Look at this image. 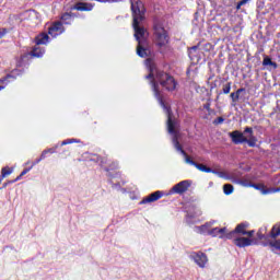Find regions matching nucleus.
Returning a JSON list of instances; mask_svg holds the SVG:
<instances>
[{"label": "nucleus", "mask_w": 280, "mask_h": 280, "mask_svg": "<svg viewBox=\"0 0 280 280\" xmlns=\"http://www.w3.org/2000/svg\"><path fill=\"white\" fill-rule=\"evenodd\" d=\"M155 43L160 48V51H165L167 49V45L170 43V37L167 36V32L165 28L159 27L155 30Z\"/></svg>", "instance_id": "obj_4"}, {"label": "nucleus", "mask_w": 280, "mask_h": 280, "mask_svg": "<svg viewBox=\"0 0 280 280\" xmlns=\"http://www.w3.org/2000/svg\"><path fill=\"white\" fill-rule=\"evenodd\" d=\"M3 89H5L4 86H0V91H3Z\"/></svg>", "instance_id": "obj_33"}, {"label": "nucleus", "mask_w": 280, "mask_h": 280, "mask_svg": "<svg viewBox=\"0 0 280 280\" xmlns=\"http://www.w3.org/2000/svg\"><path fill=\"white\" fill-rule=\"evenodd\" d=\"M131 10L133 14V23H141V21H143V14H145V8L143 7V2H131Z\"/></svg>", "instance_id": "obj_5"}, {"label": "nucleus", "mask_w": 280, "mask_h": 280, "mask_svg": "<svg viewBox=\"0 0 280 280\" xmlns=\"http://www.w3.org/2000/svg\"><path fill=\"white\" fill-rule=\"evenodd\" d=\"M167 130L171 135L176 133V122L172 121V118H170V117H168V121H167Z\"/></svg>", "instance_id": "obj_16"}, {"label": "nucleus", "mask_w": 280, "mask_h": 280, "mask_svg": "<svg viewBox=\"0 0 280 280\" xmlns=\"http://www.w3.org/2000/svg\"><path fill=\"white\" fill-rule=\"evenodd\" d=\"M270 235H271V237H279V235H280V224L273 225Z\"/></svg>", "instance_id": "obj_21"}, {"label": "nucleus", "mask_w": 280, "mask_h": 280, "mask_svg": "<svg viewBox=\"0 0 280 280\" xmlns=\"http://www.w3.org/2000/svg\"><path fill=\"white\" fill-rule=\"evenodd\" d=\"M195 167L199 170V172H205L206 174H211V170L207 167L205 164H195Z\"/></svg>", "instance_id": "obj_20"}, {"label": "nucleus", "mask_w": 280, "mask_h": 280, "mask_svg": "<svg viewBox=\"0 0 280 280\" xmlns=\"http://www.w3.org/2000/svg\"><path fill=\"white\" fill-rule=\"evenodd\" d=\"M250 187L260 191L262 196H268V194H277V191H280V189L267 188L264 184L252 185Z\"/></svg>", "instance_id": "obj_9"}, {"label": "nucleus", "mask_w": 280, "mask_h": 280, "mask_svg": "<svg viewBox=\"0 0 280 280\" xmlns=\"http://www.w3.org/2000/svg\"><path fill=\"white\" fill-rule=\"evenodd\" d=\"M30 172V170H25L21 173V176H25V174H27Z\"/></svg>", "instance_id": "obj_31"}, {"label": "nucleus", "mask_w": 280, "mask_h": 280, "mask_svg": "<svg viewBox=\"0 0 280 280\" xmlns=\"http://www.w3.org/2000/svg\"><path fill=\"white\" fill-rule=\"evenodd\" d=\"M219 121L222 122V121H224V120H223L222 118H219Z\"/></svg>", "instance_id": "obj_35"}, {"label": "nucleus", "mask_w": 280, "mask_h": 280, "mask_svg": "<svg viewBox=\"0 0 280 280\" xmlns=\"http://www.w3.org/2000/svg\"><path fill=\"white\" fill-rule=\"evenodd\" d=\"M233 231H229L226 228H214L210 231V235L213 237H220L221 240H231L233 237Z\"/></svg>", "instance_id": "obj_6"}, {"label": "nucleus", "mask_w": 280, "mask_h": 280, "mask_svg": "<svg viewBox=\"0 0 280 280\" xmlns=\"http://www.w3.org/2000/svg\"><path fill=\"white\" fill-rule=\"evenodd\" d=\"M270 246L272 248H277L278 250H280V241H276L273 243H270Z\"/></svg>", "instance_id": "obj_27"}, {"label": "nucleus", "mask_w": 280, "mask_h": 280, "mask_svg": "<svg viewBox=\"0 0 280 280\" xmlns=\"http://www.w3.org/2000/svg\"><path fill=\"white\" fill-rule=\"evenodd\" d=\"M238 185H242V187H252V184L245 183L243 180L238 182Z\"/></svg>", "instance_id": "obj_29"}, {"label": "nucleus", "mask_w": 280, "mask_h": 280, "mask_svg": "<svg viewBox=\"0 0 280 280\" xmlns=\"http://www.w3.org/2000/svg\"><path fill=\"white\" fill-rule=\"evenodd\" d=\"M223 93L225 95H229V93H231V83H228L223 86Z\"/></svg>", "instance_id": "obj_24"}, {"label": "nucleus", "mask_w": 280, "mask_h": 280, "mask_svg": "<svg viewBox=\"0 0 280 280\" xmlns=\"http://www.w3.org/2000/svg\"><path fill=\"white\" fill-rule=\"evenodd\" d=\"M218 176H219V178H226V179H229V177L224 176V173H218Z\"/></svg>", "instance_id": "obj_30"}, {"label": "nucleus", "mask_w": 280, "mask_h": 280, "mask_svg": "<svg viewBox=\"0 0 280 280\" xmlns=\"http://www.w3.org/2000/svg\"><path fill=\"white\" fill-rule=\"evenodd\" d=\"M195 264H198V266L200 268H205V266H207V261H209L207 259V255L202 254V253H197L192 256Z\"/></svg>", "instance_id": "obj_13"}, {"label": "nucleus", "mask_w": 280, "mask_h": 280, "mask_svg": "<svg viewBox=\"0 0 280 280\" xmlns=\"http://www.w3.org/2000/svg\"><path fill=\"white\" fill-rule=\"evenodd\" d=\"M173 142H174V145H175L176 150H180V152H182L183 154H185V151H183V150L180 149V144L178 143V140H176V138H174Z\"/></svg>", "instance_id": "obj_26"}, {"label": "nucleus", "mask_w": 280, "mask_h": 280, "mask_svg": "<svg viewBox=\"0 0 280 280\" xmlns=\"http://www.w3.org/2000/svg\"><path fill=\"white\" fill-rule=\"evenodd\" d=\"M44 54H45V50L40 49V47H35L33 49V51L31 52L33 58H42V56H44Z\"/></svg>", "instance_id": "obj_17"}, {"label": "nucleus", "mask_w": 280, "mask_h": 280, "mask_svg": "<svg viewBox=\"0 0 280 280\" xmlns=\"http://www.w3.org/2000/svg\"><path fill=\"white\" fill-rule=\"evenodd\" d=\"M154 91L159 92V89H156V86H154Z\"/></svg>", "instance_id": "obj_34"}, {"label": "nucleus", "mask_w": 280, "mask_h": 280, "mask_svg": "<svg viewBox=\"0 0 280 280\" xmlns=\"http://www.w3.org/2000/svg\"><path fill=\"white\" fill-rule=\"evenodd\" d=\"M95 8V4L89 2H79L74 4L73 10H78L79 12H91Z\"/></svg>", "instance_id": "obj_10"}, {"label": "nucleus", "mask_w": 280, "mask_h": 280, "mask_svg": "<svg viewBox=\"0 0 280 280\" xmlns=\"http://www.w3.org/2000/svg\"><path fill=\"white\" fill-rule=\"evenodd\" d=\"M98 1L100 3H117V1L119 0H96Z\"/></svg>", "instance_id": "obj_28"}, {"label": "nucleus", "mask_w": 280, "mask_h": 280, "mask_svg": "<svg viewBox=\"0 0 280 280\" xmlns=\"http://www.w3.org/2000/svg\"><path fill=\"white\" fill-rule=\"evenodd\" d=\"M135 37L138 40L137 54L140 58L150 56V49L145 48V38H148V31L139 26V23L133 22Z\"/></svg>", "instance_id": "obj_3"}, {"label": "nucleus", "mask_w": 280, "mask_h": 280, "mask_svg": "<svg viewBox=\"0 0 280 280\" xmlns=\"http://www.w3.org/2000/svg\"><path fill=\"white\" fill-rule=\"evenodd\" d=\"M147 67L149 68V78H152L155 82H160L161 86L166 91H174L176 89V81L170 74L156 70L154 61L148 59L145 61Z\"/></svg>", "instance_id": "obj_1"}, {"label": "nucleus", "mask_w": 280, "mask_h": 280, "mask_svg": "<svg viewBox=\"0 0 280 280\" xmlns=\"http://www.w3.org/2000/svg\"><path fill=\"white\" fill-rule=\"evenodd\" d=\"M229 137L237 145L240 143H247L249 148H255L257 145V138L253 135V128L246 127L244 133L241 131H232Z\"/></svg>", "instance_id": "obj_2"}, {"label": "nucleus", "mask_w": 280, "mask_h": 280, "mask_svg": "<svg viewBox=\"0 0 280 280\" xmlns=\"http://www.w3.org/2000/svg\"><path fill=\"white\" fill-rule=\"evenodd\" d=\"M62 32H65V27H62V24L60 22L52 24L48 30V34L52 36V38H56V36H60Z\"/></svg>", "instance_id": "obj_8"}, {"label": "nucleus", "mask_w": 280, "mask_h": 280, "mask_svg": "<svg viewBox=\"0 0 280 280\" xmlns=\"http://www.w3.org/2000/svg\"><path fill=\"white\" fill-rule=\"evenodd\" d=\"M186 163H190L191 165H194V162L189 160V158H186Z\"/></svg>", "instance_id": "obj_32"}, {"label": "nucleus", "mask_w": 280, "mask_h": 280, "mask_svg": "<svg viewBox=\"0 0 280 280\" xmlns=\"http://www.w3.org/2000/svg\"><path fill=\"white\" fill-rule=\"evenodd\" d=\"M248 1L250 0H241L237 5H236V10H241L242 5H246V3H248Z\"/></svg>", "instance_id": "obj_25"}, {"label": "nucleus", "mask_w": 280, "mask_h": 280, "mask_svg": "<svg viewBox=\"0 0 280 280\" xmlns=\"http://www.w3.org/2000/svg\"><path fill=\"white\" fill-rule=\"evenodd\" d=\"M189 187H191V182L183 180V182H179L178 184H176L171 189V192L172 194H185V191H187V189H189Z\"/></svg>", "instance_id": "obj_7"}, {"label": "nucleus", "mask_w": 280, "mask_h": 280, "mask_svg": "<svg viewBox=\"0 0 280 280\" xmlns=\"http://www.w3.org/2000/svg\"><path fill=\"white\" fill-rule=\"evenodd\" d=\"M262 65L265 67H272V69H277V63L272 62V59H270L269 57H265Z\"/></svg>", "instance_id": "obj_19"}, {"label": "nucleus", "mask_w": 280, "mask_h": 280, "mask_svg": "<svg viewBox=\"0 0 280 280\" xmlns=\"http://www.w3.org/2000/svg\"><path fill=\"white\" fill-rule=\"evenodd\" d=\"M253 236L248 237H237L234 240L235 246H238V248H245V246H250L253 244Z\"/></svg>", "instance_id": "obj_12"}, {"label": "nucleus", "mask_w": 280, "mask_h": 280, "mask_svg": "<svg viewBox=\"0 0 280 280\" xmlns=\"http://www.w3.org/2000/svg\"><path fill=\"white\" fill-rule=\"evenodd\" d=\"M10 174H12V168H10V167L2 168L3 178H5V176H10Z\"/></svg>", "instance_id": "obj_23"}, {"label": "nucleus", "mask_w": 280, "mask_h": 280, "mask_svg": "<svg viewBox=\"0 0 280 280\" xmlns=\"http://www.w3.org/2000/svg\"><path fill=\"white\" fill-rule=\"evenodd\" d=\"M248 229V224L242 223L236 226L233 233H241V235H247V237H253L255 235V231H246Z\"/></svg>", "instance_id": "obj_11"}, {"label": "nucleus", "mask_w": 280, "mask_h": 280, "mask_svg": "<svg viewBox=\"0 0 280 280\" xmlns=\"http://www.w3.org/2000/svg\"><path fill=\"white\" fill-rule=\"evenodd\" d=\"M163 197V192L161 191H155L151 194L150 196L145 197L142 201L141 205H148V202H156L160 198Z\"/></svg>", "instance_id": "obj_14"}, {"label": "nucleus", "mask_w": 280, "mask_h": 280, "mask_svg": "<svg viewBox=\"0 0 280 280\" xmlns=\"http://www.w3.org/2000/svg\"><path fill=\"white\" fill-rule=\"evenodd\" d=\"M49 43V35L48 34H40L36 37V45H47Z\"/></svg>", "instance_id": "obj_15"}, {"label": "nucleus", "mask_w": 280, "mask_h": 280, "mask_svg": "<svg viewBox=\"0 0 280 280\" xmlns=\"http://www.w3.org/2000/svg\"><path fill=\"white\" fill-rule=\"evenodd\" d=\"M242 89L237 90L236 93H232L231 97L233 100V102H237L240 100V93H242Z\"/></svg>", "instance_id": "obj_22"}, {"label": "nucleus", "mask_w": 280, "mask_h": 280, "mask_svg": "<svg viewBox=\"0 0 280 280\" xmlns=\"http://www.w3.org/2000/svg\"><path fill=\"white\" fill-rule=\"evenodd\" d=\"M233 191H235V188L233 187V185L225 184L223 186V192L225 194V196H231V194H233Z\"/></svg>", "instance_id": "obj_18"}]
</instances>
